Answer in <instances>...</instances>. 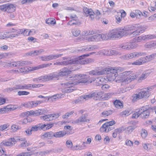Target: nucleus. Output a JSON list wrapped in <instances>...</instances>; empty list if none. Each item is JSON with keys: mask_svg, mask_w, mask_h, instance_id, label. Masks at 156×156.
Here are the masks:
<instances>
[{"mask_svg": "<svg viewBox=\"0 0 156 156\" xmlns=\"http://www.w3.org/2000/svg\"><path fill=\"white\" fill-rule=\"evenodd\" d=\"M20 129V127L16 124H13L11 126V130L12 132H14L17 130Z\"/></svg>", "mask_w": 156, "mask_h": 156, "instance_id": "obj_43", "label": "nucleus"}, {"mask_svg": "<svg viewBox=\"0 0 156 156\" xmlns=\"http://www.w3.org/2000/svg\"><path fill=\"white\" fill-rule=\"evenodd\" d=\"M150 73L147 71L144 72L142 73L138 79V81L140 82L142 80L146 79L149 75Z\"/></svg>", "mask_w": 156, "mask_h": 156, "instance_id": "obj_31", "label": "nucleus"}, {"mask_svg": "<svg viewBox=\"0 0 156 156\" xmlns=\"http://www.w3.org/2000/svg\"><path fill=\"white\" fill-rule=\"evenodd\" d=\"M18 94L19 96L23 95H27L30 94V92L25 91H19L18 92Z\"/></svg>", "mask_w": 156, "mask_h": 156, "instance_id": "obj_56", "label": "nucleus"}, {"mask_svg": "<svg viewBox=\"0 0 156 156\" xmlns=\"http://www.w3.org/2000/svg\"><path fill=\"white\" fill-rule=\"evenodd\" d=\"M75 79L78 80L79 83H86L90 82L89 81L90 76L87 75L76 74L74 76Z\"/></svg>", "mask_w": 156, "mask_h": 156, "instance_id": "obj_6", "label": "nucleus"}, {"mask_svg": "<svg viewBox=\"0 0 156 156\" xmlns=\"http://www.w3.org/2000/svg\"><path fill=\"white\" fill-rule=\"evenodd\" d=\"M13 145V143L10 138L9 139L8 141H3L0 144V146L2 147L3 146H12Z\"/></svg>", "mask_w": 156, "mask_h": 156, "instance_id": "obj_26", "label": "nucleus"}, {"mask_svg": "<svg viewBox=\"0 0 156 156\" xmlns=\"http://www.w3.org/2000/svg\"><path fill=\"white\" fill-rule=\"evenodd\" d=\"M67 133L66 132L62 131L55 133L53 132V136L55 138H60L63 137Z\"/></svg>", "mask_w": 156, "mask_h": 156, "instance_id": "obj_24", "label": "nucleus"}, {"mask_svg": "<svg viewBox=\"0 0 156 156\" xmlns=\"http://www.w3.org/2000/svg\"><path fill=\"white\" fill-rule=\"evenodd\" d=\"M9 126V123L4 124L3 125H1L0 126V130L1 131H3L5 130Z\"/></svg>", "mask_w": 156, "mask_h": 156, "instance_id": "obj_58", "label": "nucleus"}, {"mask_svg": "<svg viewBox=\"0 0 156 156\" xmlns=\"http://www.w3.org/2000/svg\"><path fill=\"white\" fill-rule=\"evenodd\" d=\"M8 36L7 35V32H6L4 33H0V39H5L8 38Z\"/></svg>", "mask_w": 156, "mask_h": 156, "instance_id": "obj_49", "label": "nucleus"}, {"mask_svg": "<svg viewBox=\"0 0 156 156\" xmlns=\"http://www.w3.org/2000/svg\"><path fill=\"white\" fill-rule=\"evenodd\" d=\"M132 101L133 102H135L137 100L141 99L139 93L138 94H133L132 96Z\"/></svg>", "mask_w": 156, "mask_h": 156, "instance_id": "obj_39", "label": "nucleus"}, {"mask_svg": "<svg viewBox=\"0 0 156 156\" xmlns=\"http://www.w3.org/2000/svg\"><path fill=\"white\" fill-rule=\"evenodd\" d=\"M112 111L111 110L104 111L101 113L102 116L105 117L108 116L111 114L112 113Z\"/></svg>", "mask_w": 156, "mask_h": 156, "instance_id": "obj_46", "label": "nucleus"}, {"mask_svg": "<svg viewBox=\"0 0 156 156\" xmlns=\"http://www.w3.org/2000/svg\"><path fill=\"white\" fill-rule=\"evenodd\" d=\"M145 89L146 90H143L139 92L141 98H147L150 95V94L148 91L149 88L147 87Z\"/></svg>", "mask_w": 156, "mask_h": 156, "instance_id": "obj_18", "label": "nucleus"}, {"mask_svg": "<svg viewBox=\"0 0 156 156\" xmlns=\"http://www.w3.org/2000/svg\"><path fill=\"white\" fill-rule=\"evenodd\" d=\"M106 74H107L106 76V78L108 81H109L114 80L118 75V74H113L108 73H106Z\"/></svg>", "mask_w": 156, "mask_h": 156, "instance_id": "obj_27", "label": "nucleus"}, {"mask_svg": "<svg viewBox=\"0 0 156 156\" xmlns=\"http://www.w3.org/2000/svg\"><path fill=\"white\" fill-rule=\"evenodd\" d=\"M89 55L88 54H85L81 55L78 58H76L72 60H70V64H80L84 65L89 62L88 59L87 58L83 57L88 56Z\"/></svg>", "mask_w": 156, "mask_h": 156, "instance_id": "obj_2", "label": "nucleus"}, {"mask_svg": "<svg viewBox=\"0 0 156 156\" xmlns=\"http://www.w3.org/2000/svg\"><path fill=\"white\" fill-rule=\"evenodd\" d=\"M125 129L123 127H121L115 130V131L118 134H119L122 132Z\"/></svg>", "mask_w": 156, "mask_h": 156, "instance_id": "obj_55", "label": "nucleus"}, {"mask_svg": "<svg viewBox=\"0 0 156 156\" xmlns=\"http://www.w3.org/2000/svg\"><path fill=\"white\" fill-rule=\"evenodd\" d=\"M119 53L116 51L115 50H111L110 51H108L107 54L106 53H104V55H118Z\"/></svg>", "mask_w": 156, "mask_h": 156, "instance_id": "obj_37", "label": "nucleus"}, {"mask_svg": "<svg viewBox=\"0 0 156 156\" xmlns=\"http://www.w3.org/2000/svg\"><path fill=\"white\" fill-rule=\"evenodd\" d=\"M136 17L138 18H140L141 15H142V12L139 10H136L135 11Z\"/></svg>", "mask_w": 156, "mask_h": 156, "instance_id": "obj_59", "label": "nucleus"}, {"mask_svg": "<svg viewBox=\"0 0 156 156\" xmlns=\"http://www.w3.org/2000/svg\"><path fill=\"white\" fill-rule=\"evenodd\" d=\"M64 85L65 86L64 91L66 93H69L76 89V88L74 87L75 84L73 81H69L64 83Z\"/></svg>", "mask_w": 156, "mask_h": 156, "instance_id": "obj_9", "label": "nucleus"}, {"mask_svg": "<svg viewBox=\"0 0 156 156\" xmlns=\"http://www.w3.org/2000/svg\"><path fill=\"white\" fill-rule=\"evenodd\" d=\"M45 126V125H42V124L41 123L33 126L30 128V131H31L32 132L36 131L38 130L42 129V128H44V127Z\"/></svg>", "mask_w": 156, "mask_h": 156, "instance_id": "obj_23", "label": "nucleus"}, {"mask_svg": "<svg viewBox=\"0 0 156 156\" xmlns=\"http://www.w3.org/2000/svg\"><path fill=\"white\" fill-rule=\"evenodd\" d=\"M71 71L68 68L64 67L60 70V72L58 73V76H63L68 75L70 73Z\"/></svg>", "mask_w": 156, "mask_h": 156, "instance_id": "obj_20", "label": "nucleus"}, {"mask_svg": "<svg viewBox=\"0 0 156 156\" xmlns=\"http://www.w3.org/2000/svg\"><path fill=\"white\" fill-rule=\"evenodd\" d=\"M131 73L130 71H126L122 73V76H125L124 81L127 83L130 82L137 77L136 76L133 74L129 75Z\"/></svg>", "mask_w": 156, "mask_h": 156, "instance_id": "obj_7", "label": "nucleus"}, {"mask_svg": "<svg viewBox=\"0 0 156 156\" xmlns=\"http://www.w3.org/2000/svg\"><path fill=\"white\" fill-rule=\"evenodd\" d=\"M49 115L50 119L52 120L53 118H58L60 115V113H57L49 114Z\"/></svg>", "mask_w": 156, "mask_h": 156, "instance_id": "obj_60", "label": "nucleus"}, {"mask_svg": "<svg viewBox=\"0 0 156 156\" xmlns=\"http://www.w3.org/2000/svg\"><path fill=\"white\" fill-rule=\"evenodd\" d=\"M53 132L50 131L46 132L42 136L48 139H51L53 137Z\"/></svg>", "mask_w": 156, "mask_h": 156, "instance_id": "obj_34", "label": "nucleus"}, {"mask_svg": "<svg viewBox=\"0 0 156 156\" xmlns=\"http://www.w3.org/2000/svg\"><path fill=\"white\" fill-rule=\"evenodd\" d=\"M4 91L5 92H7L8 93H10L11 91H13L14 92H15L14 87H10L6 88L5 89Z\"/></svg>", "mask_w": 156, "mask_h": 156, "instance_id": "obj_61", "label": "nucleus"}, {"mask_svg": "<svg viewBox=\"0 0 156 156\" xmlns=\"http://www.w3.org/2000/svg\"><path fill=\"white\" fill-rule=\"evenodd\" d=\"M139 116H140V114L139 109L138 112L134 113L132 115V118H133L136 119Z\"/></svg>", "mask_w": 156, "mask_h": 156, "instance_id": "obj_63", "label": "nucleus"}, {"mask_svg": "<svg viewBox=\"0 0 156 156\" xmlns=\"http://www.w3.org/2000/svg\"><path fill=\"white\" fill-rule=\"evenodd\" d=\"M8 38H13L19 36L21 32L20 29H12L10 31L7 32Z\"/></svg>", "mask_w": 156, "mask_h": 156, "instance_id": "obj_12", "label": "nucleus"}, {"mask_svg": "<svg viewBox=\"0 0 156 156\" xmlns=\"http://www.w3.org/2000/svg\"><path fill=\"white\" fill-rule=\"evenodd\" d=\"M114 128L112 126H108V125L104 123L101 127L100 130L102 132H108Z\"/></svg>", "mask_w": 156, "mask_h": 156, "instance_id": "obj_16", "label": "nucleus"}, {"mask_svg": "<svg viewBox=\"0 0 156 156\" xmlns=\"http://www.w3.org/2000/svg\"><path fill=\"white\" fill-rule=\"evenodd\" d=\"M90 75L92 76H100L104 74V71L103 69L100 70L99 69H96L94 70H92L89 72Z\"/></svg>", "mask_w": 156, "mask_h": 156, "instance_id": "obj_14", "label": "nucleus"}, {"mask_svg": "<svg viewBox=\"0 0 156 156\" xmlns=\"http://www.w3.org/2000/svg\"><path fill=\"white\" fill-rule=\"evenodd\" d=\"M146 55V53L145 52H135L122 56L120 57V58L122 60H125L137 58L142 56H144Z\"/></svg>", "mask_w": 156, "mask_h": 156, "instance_id": "obj_3", "label": "nucleus"}, {"mask_svg": "<svg viewBox=\"0 0 156 156\" xmlns=\"http://www.w3.org/2000/svg\"><path fill=\"white\" fill-rule=\"evenodd\" d=\"M46 23L48 24H55L56 21L55 19L53 18H50L47 20L46 21Z\"/></svg>", "mask_w": 156, "mask_h": 156, "instance_id": "obj_41", "label": "nucleus"}, {"mask_svg": "<svg viewBox=\"0 0 156 156\" xmlns=\"http://www.w3.org/2000/svg\"><path fill=\"white\" fill-rule=\"evenodd\" d=\"M125 143L126 145L127 146H132L133 145V143L131 141L127 140L125 142Z\"/></svg>", "mask_w": 156, "mask_h": 156, "instance_id": "obj_64", "label": "nucleus"}, {"mask_svg": "<svg viewBox=\"0 0 156 156\" xmlns=\"http://www.w3.org/2000/svg\"><path fill=\"white\" fill-rule=\"evenodd\" d=\"M42 102V101H30V104L31 105V108L35 107L36 106L40 104Z\"/></svg>", "mask_w": 156, "mask_h": 156, "instance_id": "obj_42", "label": "nucleus"}, {"mask_svg": "<svg viewBox=\"0 0 156 156\" xmlns=\"http://www.w3.org/2000/svg\"><path fill=\"white\" fill-rule=\"evenodd\" d=\"M127 34V31L124 29L118 28L112 30L106 35L104 34H97L90 37L88 40L89 41H98L111 38H121Z\"/></svg>", "mask_w": 156, "mask_h": 156, "instance_id": "obj_1", "label": "nucleus"}, {"mask_svg": "<svg viewBox=\"0 0 156 156\" xmlns=\"http://www.w3.org/2000/svg\"><path fill=\"white\" fill-rule=\"evenodd\" d=\"M84 99H85V100L88 99L87 97V95L84 96L83 97H80V98H78L76 99L73 101L72 102V103L73 104L80 103H81V101H83Z\"/></svg>", "mask_w": 156, "mask_h": 156, "instance_id": "obj_28", "label": "nucleus"}, {"mask_svg": "<svg viewBox=\"0 0 156 156\" xmlns=\"http://www.w3.org/2000/svg\"><path fill=\"white\" fill-rule=\"evenodd\" d=\"M97 48V47L95 45H89L84 47L83 48V50L84 51H93L96 49Z\"/></svg>", "mask_w": 156, "mask_h": 156, "instance_id": "obj_29", "label": "nucleus"}, {"mask_svg": "<svg viewBox=\"0 0 156 156\" xmlns=\"http://www.w3.org/2000/svg\"><path fill=\"white\" fill-rule=\"evenodd\" d=\"M147 132L144 129H142L141 132V136L143 138H145L147 135Z\"/></svg>", "mask_w": 156, "mask_h": 156, "instance_id": "obj_54", "label": "nucleus"}, {"mask_svg": "<svg viewBox=\"0 0 156 156\" xmlns=\"http://www.w3.org/2000/svg\"><path fill=\"white\" fill-rule=\"evenodd\" d=\"M103 70L104 71V74H106V73H108L114 74H118V73L121 70V68H108L103 69Z\"/></svg>", "mask_w": 156, "mask_h": 156, "instance_id": "obj_13", "label": "nucleus"}, {"mask_svg": "<svg viewBox=\"0 0 156 156\" xmlns=\"http://www.w3.org/2000/svg\"><path fill=\"white\" fill-rule=\"evenodd\" d=\"M27 54L29 55H33V56L37 55L39 54L38 50H36L34 51H31Z\"/></svg>", "mask_w": 156, "mask_h": 156, "instance_id": "obj_51", "label": "nucleus"}, {"mask_svg": "<svg viewBox=\"0 0 156 156\" xmlns=\"http://www.w3.org/2000/svg\"><path fill=\"white\" fill-rule=\"evenodd\" d=\"M70 65V60L64 61L61 62H56L54 64V65L58 66H67Z\"/></svg>", "mask_w": 156, "mask_h": 156, "instance_id": "obj_32", "label": "nucleus"}, {"mask_svg": "<svg viewBox=\"0 0 156 156\" xmlns=\"http://www.w3.org/2000/svg\"><path fill=\"white\" fill-rule=\"evenodd\" d=\"M103 94V92L102 91H96L87 95V97L88 99L91 98H93V99L94 100H100L103 98L102 97Z\"/></svg>", "mask_w": 156, "mask_h": 156, "instance_id": "obj_8", "label": "nucleus"}, {"mask_svg": "<svg viewBox=\"0 0 156 156\" xmlns=\"http://www.w3.org/2000/svg\"><path fill=\"white\" fill-rule=\"evenodd\" d=\"M41 119L47 121L52 120V119H51L50 118L49 115H45L44 116H41Z\"/></svg>", "mask_w": 156, "mask_h": 156, "instance_id": "obj_57", "label": "nucleus"}, {"mask_svg": "<svg viewBox=\"0 0 156 156\" xmlns=\"http://www.w3.org/2000/svg\"><path fill=\"white\" fill-rule=\"evenodd\" d=\"M54 124V123H50L47 125L45 124H42V125H45V126L44 127V128H42V129L43 130L49 129L53 126Z\"/></svg>", "mask_w": 156, "mask_h": 156, "instance_id": "obj_48", "label": "nucleus"}, {"mask_svg": "<svg viewBox=\"0 0 156 156\" xmlns=\"http://www.w3.org/2000/svg\"><path fill=\"white\" fill-rule=\"evenodd\" d=\"M137 26L138 27L136 29L138 32V33L140 34L144 32L147 28L146 26H141L139 24H137Z\"/></svg>", "mask_w": 156, "mask_h": 156, "instance_id": "obj_38", "label": "nucleus"}, {"mask_svg": "<svg viewBox=\"0 0 156 156\" xmlns=\"http://www.w3.org/2000/svg\"><path fill=\"white\" fill-rule=\"evenodd\" d=\"M62 54L56 55H45L40 57L41 60L44 61H48L54 59H55L58 58L62 56Z\"/></svg>", "mask_w": 156, "mask_h": 156, "instance_id": "obj_10", "label": "nucleus"}, {"mask_svg": "<svg viewBox=\"0 0 156 156\" xmlns=\"http://www.w3.org/2000/svg\"><path fill=\"white\" fill-rule=\"evenodd\" d=\"M135 44L133 43H126L121 44L120 47L122 49L129 50L134 48Z\"/></svg>", "mask_w": 156, "mask_h": 156, "instance_id": "obj_15", "label": "nucleus"}, {"mask_svg": "<svg viewBox=\"0 0 156 156\" xmlns=\"http://www.w3.org/2000/svg\"><path fill=\"white\" fill-rule=\"evenodd\" d=\"M94 15L96 16V19H99L101 16L100 12L98 10H96L94 12Z\"/></svg>", "mask_w": 156, "mask_h": 156, "instance_id": "obj_62", "label": "nucleus"}, {"mask_svg": "<svg viewBox=\"0 0 156 156\" xmlns=\"http://www.w3.org/2000/svg\"><path fill=\"white\" fill-rule=\"evenodd\" d=\"M114 104L115 107L117 108H121L123 107L122 103L119 100H115L114 102Z\"/></svg>", "mask_w": 156, "mask_h": 156, "instance_id": "obj_35", "label": "nucleus"}, {"mask_svg": "<svg viewBox=\"0 0 156 156\" xmlns=\"http://www.w3.org/2000/svg\"><path fill=\"white\" fill-rule=\"evenodd\" d=\"M87 116L88 115L87 114H84L80 116L78 119L74 121V122L76 123H78L79 122H88L90 121L89 120L86 119Z\"/></svg>", "mask_w": 156, "mask_h": 156, "instance_id": "obj_21", "label": "nucleus"}, {"mask_svg": "<svg viewBox=\"0 0 156 156\" xmlns=\"http://www.w3.org/2000/svg\"><path fill=\"white\" fill-rule=\"evenodd\" d=\"M73 145V143L71 140H67L66 141V145L68 148L72 149Z\"/></svg>", "mask_w": 156, "mask_h": 156, "instance_id": "obj_50", "label": "nucleus"}, {"mask_svg": "<svg viewBox=\"0 0 156 156\" xmlns=\"http://www.w3.org/2000/svg\"><path fill=\"white\" fill-rule=\"evenodd\" d=\"M13 144H15V142H16V140H24L22 138H20L19 136H15L12 138H10Z\"/></svg>", "mask_w": 156, "mask_h": 156, "instance_id": "obj_45", "label": "nucleus"}, {"mask_svg": "<svg viewBox=\"0 0 156 156\" xmlns=\"http://www.w3.org/2000/svg\"><path fill=\"white\" fill-rule=\"evenodd\" d=\"M16 7L11 4L7 3L0 6V9L8 13H12L16 10Z\"/></svg>", "mask_w": 156, "mask_h": 156, "instance_id": "obj_5", "label": "nucleus"}, {"mask_svg": "<svg viewBox=\"0 0 156 156\" xmlns=\"http://www.w3.org/2000/svg\"><path fill=\"white\" fill-rule=\"evenodd\" d=\"M48 75H45L38 77V79L39 81H40V80L48 81Z\"/></svg>", "mask_w": 156, "mask_h": 156, "instance_id": "obj_44", "label": "nucleus"}, {"mask_svg": "<svg viewBox=\"0 0 156 156\" xmlns=\"http://www.w3.org/2000/svg\"><path fill=\"white\" fill-rule=\"evenodd\" d=\"M21 32V34H23L24 36H27L29 35H31L32 31L31 30H29L28 29H20Z\"/></svg>", "mask_w": 156, "mask_h": 156, "instance_id": "obj_33", "label": "nucleus"}, {"mask_svg": "<svg viewBox=\"0 0 156 156\" xmlns=\"http://www.w3.org/2000/svg\"><path fill=\"white\" fill-rule=\"evenodd\" d=\"M30 111L31 115H34V116L39 115L44 113L47 112V110L44 109H39L34 111Z\"/></svg>", "mask_w": 156, "mask_h": 156, "instance_id": "obj_19", "label": "nucleus"}, {"mask_svg": "<svg viewBox=\"0 0 156 156\" xmlns=\"http://www.w3.org/2000/svg\"><path fill=\"white\" fill-rule=\"evenodd\" d=\"M139 112L141 117L145 119L147 118L149 115L150 111L149 109L142 107L139 108Z\"/></svg>", "mask_w": 156, "mask_h": 156, "instance_id": "obj_11", "label": "nucleus"}, {"mask_svg": "<svg viewBox=\"0 0 156 156\" xmlns=\"http://www.w3.org/2000/svg\"><path fill=\"white\" fill-rule=\"evenodd\" d=\"M83 10L86 16H89L91 19L94 18V12L93 11L92 9H89L87 8H84Z\"/></svg>", "mask_w": 156, "mask_h": 156, "instance_id": "obj_17", "label": "nucleus"}, {"mask_svg": "<svg viewBox=\"0 0 156 156\" xmlns=\"http://www.w3.org/2000/svg\"><path fill=\"white\" fill-rule=\"evenodd\" d=\"M48 81L57 78L58 77V73L57 72H54L48 75Z\"/></svg>", "mask_w": 156, "mask_h": 156, "instance_id": "obj_30", "label": "nucleus"}, {"mask_svg": "<svg viewBox=\"0 0 156 156\" xmlns=\"http://www.w3.org/2000/svg\"><path fill=\"white\" fill-rule=\"evenodd\" d=\"M156 55V54H152L150 55L147 56L145 57V61L144 60H142L143 62H148L150 61L154 58V57Z\"/></svg>", "mask_w": 156, "mask_h": 156, "instance_id": "obj_36", "label": "nucleus"}, {"mask_svg": "<svg viewBox=\"0 0 156 156\" xmlns=\"http://www.w3.org/2000/svg\"><path fill=\"white\" fill-rule=\"evenodd\" d=\"M30 85L24 84L23 85L18 84L15 85L14 86L15 92H16L17 90L19 89H28V88L30 87Z\"/></svg>", "mask_w": 156, "mask_h": 156, "instance_id": "obj_22", "label": "nucleus"}, {"mask_svg": "<svg viewBox=\"0 0 156 156\" xmlns=\"http://www.w3.org/2000/svg\"><path fill=\"white\" fill-rule=\"evenodd\" d=\"M135 127L134 126H129L126 128V132L127 133H130L135 129Z\"/></svg>", "mask_w": 156, "mask_h": 156, "instance_id": "obj_52", "label": "nucleus"}, {"mask_svg": "<svg viewBox=\"0 0 156 156\" xmlns=\"http://www.w3.org/2000/svg\"><path fill=\"white\" fill-rule=\"evenodd\" d=\"M72 33L73 36L77 37L80 34V31L78 29H74L72 30Z\"/></svg>", "mask_w": 156, "mask_h": 156, "instance_id": "obj_40", "label": "nucleus"}, {"mask_svg": "<svg viewBox=\"0 0 156 156\" xmlns=\"http://www.w3.org/2000/svg\"><path fill=\"white\" fill-rule=\"evenodd\" d=\"M31 63V62L27 61H17L16 62H6L5 65L9 67H16L18 66H23L26 65H29Z\"/></svg>", "mask_w": 156, "mask_h": 156, "instance_id": "obj_4", "label": "nucleus"}, {"mask_svg": "<svg viewBox=\"0 0 156 156\" xmlns=\"http://www.w3.org/2000/svg\"><path fill=\"white\" fill-rule=\"evenodd\" d=\"M31 115L30 111H27L21 113L19 115L21 117H24L25 116H28Z\"/></svg>", "mask_w": 156, "mask_h": 156, "instance_id": "obj_47", "label": "nucleus"}, {"mask_svg": "<svg viewBox=\"0 0 156 156\" xmlns=\"http://www.w3.org/2000/svg\"><path fill=\"white\" fill-rule=\"evenodd\" d=\"M74 112L73 111H72L69 112H67L65 114L63 115L62 116V118L63 119L67 118L69 116L71 115H72Z\"/></svg>", "mask_w": 156, "mask_h": 156, "instance_id": "obj_53", "label": "nucleus"}, {"mask_svg": "<svg viewBox=\"0 0 156 156\" xmlns=\"http://www.w3.org/2000/svg\"><path fill=\"white\" fill-rule=\"evenodd\" d=\"M52 63H49L48 64H42L36 66H35L32 68V70H37L38 69L47 68L51 65Z\"/></svg>", "mask_w": 156, "mask_h": 156, "instance_id": "obj_25", "label": "nucleus"}]
</instances>
